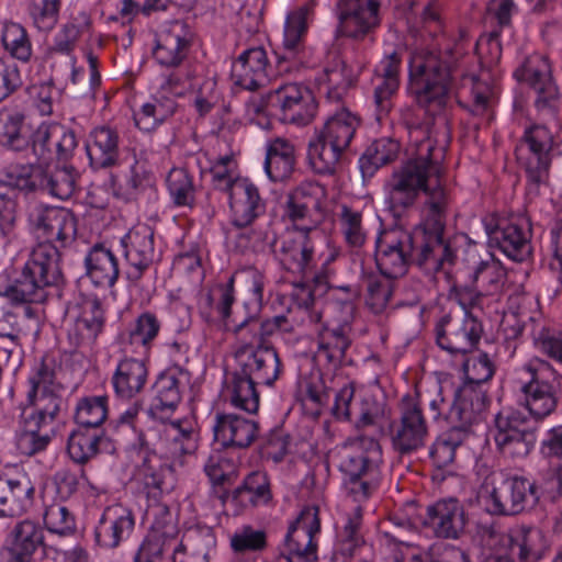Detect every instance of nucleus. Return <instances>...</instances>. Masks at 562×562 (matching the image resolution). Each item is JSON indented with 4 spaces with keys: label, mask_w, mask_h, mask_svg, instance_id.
<instances>
[{
    "label": "nucleus",
    "mask_w": 562,
    "mask_h": 562,
    "mask_svg": "<svg viewBox=\"0 0 562 562\" xmlns=\"http://www.w3.org/2000/svg\"><path fill=\"white\" fill-rule=\"evenodd\" d=\"M397 9L406 15L411 56L408 90L428 113H450L453 97L475 115L488 112L493 97L490 82L502 56L496 32L481 35L475 56L467 33L443 29L440 0H398Z\"/></svg>",
    "instance_id": "obj_1"
},
{
    "label": "nucleus",
    "mask_w": 562,
    "mask_h": 562,
    "mask_svg": "<svg viewBox=\"0 0 562 562\" xmlns=\"http://www.w3.org/2000/svg\"><path fill=\"white\" fill-rule=\"evenodd\" d=\"M425 112L431 119L408 126V142L415 154L394 170L389 182V199L393 207L407 209L424 193L420 223L432 227L430 238L437 243L438 233L445 231L450 205L441 161L451 140V125L449 112Z\"/></svg>",
    "instance_id": "obj_2"
},
{
    "label": "nucleus",
    "mask_w": 562,
    "mask_h": 562,
    "mask_svg": "<svg viewBox=\"0 0 562 562\" xmlns=\"http://www.w3.org/2000/svg\"><path fill=\"white\" fill-rule=\"evenodd\" d=\"M29 386L30 407L22 412V429L16 436V449L24 456H33L47 447L50 441L48 428L60 405L54 373L43 362L32 369Z\"/></svg>",
    "instance_id": "obj_3"
},
{
    "label": "nucleus",
    "mask_w": 562,
    "mask_h": 562,
    "mask_svg": "<svg viewBox=\"0 0 562 562\" xmlns=\"http://www.w3.org/2000/svg\"><path fill=\"white\" fill-rule=\"evenodd\" d=\"M432 227L424 223L416 226L412 234L403 231L384 233L376 240L375 261L381 276L390 279L405 273L408 256L414 251L420 252V263L432 261L435 268L451 263L453 250L445 243L443 232L438 233L437 243L431 240Z\"/></svg>",
    "instance_id": "obj_4"
},
{
    "label": "nucleus",
    "mask_w": 562,
    "mask_h": 562,
    "mask_svg": "<svg viewBox=\"0 0 562 562\" xmlns=\"http://www.w3.org/2000/svg\"><path fill=\"white\" fill-rule=\"evenodd\" d=\"M76 147L77 139L70 128L59 123H42L32 138V153L36 162L10 164L2 172L1 183L25 193L40 191L44 164L54 159H69Z\"/></svg>",
    "instance_id": "obj_5"
},
{
    "label": "nucleus",
    "mask_w": 562,
    "mask_h": 562,
    "mask_svg": "<svg viewBox=\"0 0 562 562\" xmlns=\"http://www.w3.org/2000/svg\"><path fill=\"white\" fill-rule=\"evenodd\" d=\"M316 232L311 226H295L286 228L278 240H274L272 248L276 258L281 266L305 279H313L317 288L323 285V276L315 273L317 263V244L323 241L322 237L316 236ZM324 286L333 299L342 303V308L348 315L353 312V299L358 296V291L351 286L330 288L327 282Z\"/></svg>",
    "instance_id": "obj_6"
},
{
    "label": "nucleus",
    "mask_w": 562,
    "mask_h": 562,
    "mask_svg": "<svg viewBox=\"0 0 562 562\" xmlns=\"http://www.w3.org/2000/svg\"><path fill=\"white\" fill-rule=\"evenodd\" d=\"M176 527L172 521L156 519L151 532L140 544L134 562H157L171 552L173 562H209L210 551L216 544L214 532L209 527L188 529L180 543H176Z\"/></svg>",
    "instance_id": "obj_7"
},
{
    "label": "nucleus",
    "mask_w": 562,
    "mask_h": 562,
    "mask_svg": "<svg viewBox=\"0 0 562 562\" xmlns=\"http://www.w3.org/2000/svg\"><path fill=\"white\" fill-rule=\"evenodd\" d=\"M155 392L148 414L164 424L161 441L167 454L175 461H180L183 456L193 453L198 447L194 423L191 418L167 423L181 400L179 381L175 374L161 373L155 383Z\"/></svg>",
    "instance_id": "obj_8"
},
{
    "label": "nucleus",
    "mask_w": 562,
    "mask_h": 562,
    "mask_svg": "<svg viewBox=\"0 0 562 562\" xmlns=\"http://www.w3.org/2000/svg\"><path fill=\"white\" fill-rule=\"evenodd\" d=\"M381 461L382 451L376 439L359 436L345 442L339 468L344 488L353 502L361 503L370 496Z\"/></svg>",
    "instance_id": "obj_9"
},
{
    "label": "nucleus",
    "mask_w": 562,
    "mask_h": 562,
    "mask_svg": "<svg viewBox=\"0 0 562 562\" xmlns=\"http://www.w3.org/2000/svg\"><path fill=\"white\" fill-rule=\"evenodd\" d=\"M360 126L358 115L341 109L330 115L308 144V160L319 175H333Z\"/></svg>",
    "instance_id": "obj_10"
},
{
    "label": "nucleus",
    "mask_w": 562,
    "mask_h": 562,
    "mask_svg": "<svg viewBox=\"0 0 562 562\" xmlns=\"http://www.w3.org/2000/svg\"><path fill=\"white\" fill-rule=\"evenodd\" d=\"M59 261L57 245L37 243L20 279L5 290V296L15 304L43 302L46 288L56 285L61 279Z\"/></svg>",
    "instance_id": "obj_11"
},
{
    "label": "nucleus",
    "mask_w": 562,
    "mask_h": 562,
    "mask_svg": "<svg viewBox=\"0 0 562 562\" xmlns=\"http://www.w3.org/2000/svg\"><path fill=\"white\" fill-rule=\"evenodd\" d=\"M537 427L535 420L524 412L504 408L495 415L491 434L504 456L525 458L535 448Z\"/></svg>",
    "instance_id": "obj_12"
},
{
    "label": "nucleus",
    "mask_w": 562,
    "mask_h": 562,
    "mask_svg": "<svg viewBox=\"0 0 562 562\" xmlns=\"http://www.w3.org/2000/svg\"><path fill=\"white\" fill-rule=\"evenodd\" d=\"M315 0H305L286 13L283 27V50L277 60L280 74L295 72L305 65L304 42L315 18Z\"/></svg>",
    "instance_id": "obj_13"
},
{
    "label": "nucleus",
    "mask_w": 562,
    "mask_h": 562,
    "mask_svg": "<svg viewBox=\"0 0 562 562\" xmlns=\"http://www.w3.org/2000/svg\"><path fill=\"white\" fill-rule=\"evenodd\" d=\"M482 225L491 246L497 247L508 259L524 261L531 252V229L525 216L502 218L487 214Z\"/></svg>",
    "instance_id": "obj_14"
},
{
    "label": "nucleus",
    "mask_w": 562,
    "mask_h": 562,
    "mask_svg": "<svg viewBox=\"0 0 562 562\" xmlns=\"http://www.w3.org/2000/svg\"><path fill=\"white\" fill-rule=\"evenodd\" d=\"M522 371L529 374V380L521 386L524 404L529 412L528 417L538 424L552 414L558 404L557 389L547 380L553 370L547 361L533 358L524 364Z\"/></svg>",
    "instance_id": "obj_15"
},
{
    "label": "nucleus",
    "mask_w": 562,
    "mask_h": 562,
    "mask_svg": "<svg viewBox=\"0 0 562 562\" xmlns=\"http://www.w3.org/2000/svg\"><path fill=\"white\" fill-rule=\"evenodd\" d=\"M476 254L473 249L468 250V262L472 263L471 279L475 297L472 305L481 310L492 308L499 311V304L503 301V286L506 278V271L498 259L487 254L485 259L476 261Z\"/></svg>",
    "instance_id": "obj_16"
},
{
    "label": "nucleus",
    "mask_w": 562,
    "mask_h": 562,
    "mask_svg": "<svg viewBox=\"0 0 562 562\" xmlns=\"http://www.w3.org/2000/svg\"><path fill=\"white\" fill-rule=\"evenodd\" d=\"M390 439L400 454H408L424 447L428 437V425L416 398L404 396L400 404V418L391 423Z\"/></svg>",
    "instance_id": "obj_17"
},
{
    "label": "nucleus",
    "mask_w": 562,
    "mask_h": 562,
    "mask_svg": "<svg viewBox=\"0 0 562 562\" xmlns=\"http://www.w3.org/2000/svg\"><path fill=\"white\" fill-rule=\"evenodd\" d=\"M514 77L527 83L537 93L535 105L539 112L554 117L559 110V90L552 79L551 66L546 56L529 55L514 71Z\"/></svg>",
    "instance_id": "obj_18"
},
{
    "label": "nucleus",
    "mask_w": 562,
    "mask_h": 562,
    "mask_svg": "<svg viewBox=\"0 0 562 562\" xmlns=\"http://www.w3.org/2000/svg\"><path fill=\"white\" fill-rule=\"evenodd\" d=\"M135 524L132 508L122 503L110 504L101 510L94 522V542L104 550L117 549L130 539Z\"/></svg>",
    "instance_id": "obj_19"
},
{
    "label": "nucleus",
    "mask_w": 562,
    "mask_h": 562,
    "mask_svg": "<svg viewBox=\"0 0 562 562\" xmlns=\"http://www.w3.org/2000/svg\"><path fill=\"white\" fill-rule=\"evenodd\" d=\"M270 106L276 108L283 122L307 125L316 113L312 91L297 82H286L268 94Z\"/></svg>",
    "instance_id": "obj_20"
},
{
    "label": "nucleus",
    "mask_w": 562,
    "mask_h": 562,
    "mask_svg": "<svg viewBox=\"0 0 562 562\" xmlns=\"http://www.w3.org/2000/svg\"><path fill=\"white\" fill-rule=\"evenodd\" d=\"M321 530L318 509L304 507L296 520L290 525L284 547L289 562H314L317 560L315 536Z\"/></svg>",
    "instance_id": "obj_21"
},
{
    "label": "nucleus",
    "mask_w": 562,
    "mask_h": 562,
    "mask_svg": "<svg viewBox=\"0 0 562 562\" xmlns=\"http://www.w3.org/2000/svg\"><path fill=\"white\" fill-rule=\"evenodd\" d=\"M240 373L257 385L273 386L282 372L279 353L271 345H244L236 351Z\"/></svg>",
    "instance_id": "obj_22"
},
{
    "label": "nucleus",
    "mask_w": 562,
    "mask_h": 562,
    "mask_svg": "<svg viewBox=\"0 0 562 562\" xmlns=\"http://www.w3.org/2000/svg\"><path fill=\"white\" fill-rule=\"evenodd\" d=\"M166 83L175 95L189 93L191 104L200 116L209 114L220 100L215 78L199 74L196 69L184 74L173 72Z\"/></svg>",
    "instance_id": "obj_23"
},
{
    "label": "nucleus",
    "mask_w": 562,
    "mask_h": 562,
    "mask_svg": "<svg viewBox=\"0 0 562 562\" xmlns=\"http://www.w3.org/2000/svg\"><path fill=\"white\" fill-rule=\"evenodd\" d=\"M333 414L337 419L352 422L357 429L381 427L384 418L383 406L373 397H355L351 383L344 385L335 396Z\"/></svg>",
    "instance_id": "obj_24"
},
{
    "label": "nucleus",
    "mask_w": 562,
    "mask_h": 562,
    "mask_svg": "<svg viewBox=\"0 0 562 562\" xmlns=\"http://www.w3.org/2000/svg\"><path fill=\"white\" fill-rule=\"evenodd\" d=\"M529 153L525 162L528 182L538 187L548 178L552 153L557 146L552 131L543 124H532L525 130L522 137Z\"/></svg>",
    "instance_id": "obj_25"
},
{
    "label": "nucleus",
    "mask_w": 562,
    "mask_h": 562,
    "mask_svg": "<svg viewBox=\"0 0 562 562\" xmlns=\"http://www.w3.org/2000/svg\"><path fill=\"white\" fill-rule=\"evenodd\" d=\"M340 32L353 40L373 41L381 23L380 0H339Z\"/></svg>",
    "instance_id": "obj_26"
},
{
    "label": "nucleus",
    "mask_w": 562,
    "mask_h": 562,
    "mask_svg": "<svg viewBox=\"0 0 562 562\" xmlns=\"http://www.w3.org/2000/svg\"><path fill=\"white\" fill-rule=\"evenodd\" d=\"M483 326L470 312L462 319L442 318L436 327V342L450 355H464L475 348L481 339Z\"/></svg>",
    "instance_id": "obj_27"
},
{
    "label": "nucleus",
    "mask_w": 562,
    "mask_h": 562,
    "mask_svg": "<svg viewBox=\"0 0 562 562\" xmlns=\"http://www.w3.org/2000/svg\"><path fill=\"white\" fill-rule=\"evenodd\" d=\"M467 516L454 497L442 498L427 506L423 526L436 538L457 540L464 532Z\"/></svg>",
    "instance_id": "obj_28"
},
{
    "label": "nucleus",
    "mask_w": 562,
    "mask_h": 562,
    "mask_svg": "<svg viewBox=\"0 0 562 562\" xmlns=\"http://www.w3.org/2000/svg\"><path fill=\"white\" fill-rule=\"evenodd\" d=\"M121 246L127 263L126 277L131 281H138L154 261L151 227L146 224L135 225L121 238Z\"/></svg>",
    "instance_id": "obj_29"
},
{
    "label": "nucleus",
    "mask_w": 562,
    "mask_h": 562,
    "mask_svg": "<svg viewBox=\"0 0 562 562\" xmlns=\"http://www.w3.org/2000/svg\"><path fill=\"white\" fill-rule=\"evenodd\" d=\"M193 41L191 27L183 21H173L158 34L154 59L162 67H178L188 57Z\"/></svg>",
    "instance_id": "obj_30"
},
{
    "label": "nucleus",
    "mask_w": 562,
    "mask_h": 562,
    "mask_svg": "<svg viewBox=\"0 0 562 562\" xmlns=\"http://www.w3.org/2000/svg\"><path fill=\"white\" fill-rule=\"evenodd\" d=\"M487 395L484 386L462 383L454 392L453 402L446 418L470 431V428L481 423L485 417Z\"/></svg>",
    "instance_id": "obj_31"
},
{
    "label": "nucleus",
    "mask_w": 562,
    "mask_h": 562,
    "mask_svg": "<svg viewBox=\"0 0 562 562\" xmlns=\"http://www.w3.org/2000/svg\"><path fill=\"white\" fill-rule=\"evenodd\" d=\"M33 232L38 243L65 245L76 235L74 216L60 207H38L31 214Z\"/></svg>",
    "instance_id": "obj_32"
},
{
    "label": "nucleus",
    "mask_w": 562,
    "mask_h": 562,
    "mask_svg": "<svg viewBox=\"0 0 562 562\" xmlns=\"http://www.w3.org/2000/svg\"><path fill=\"white\" fill-rule=\"evenodd\" d=\"M34 485L29 474L15 469L0 475V517H15L33 503Z\"/></svg>",
    "instance_id": "obj_33"
},
{
    "label": "nucleus",
    "mask_w": 562,
    "mask_h": 562,
    "mask_svg": "<svg viewBox=\"0 0 562 562\" xmlns=\"http://www.w3.org/2000/svg\"><path fill=\"white\" fill-rule=\"evenodd\" d=\"M401 55L393 49L385 53L383 58L374 68V103L376 119L380 121L386 116L392 109V98L400 87Z\"/></svg>",
    "instance_id": "obj_34"
},
{
    "label": "nucleus",
    "mask_w": 562,
    "mask_h": 562,
    "mask_svg": "<svg viewBox=\"0 0 562 562\" xmlns=\"http://www.w3.org/2000/svg\"><path fill=\"white\" fill-rule=\"evenodd\" d=\"M231 222L247 227L266 212V203L258 188L247 178L237 180L228 191Z\"/></svg>",
    "instance_id": "obj_35"
},
{
    "label": "nucleus",
    "mask_w": 562,
    "mask_h": 562,
    "mask_svg": "<svg viewBox=\"0 0 562 562\" xmlns=\"http://www.w3.org/2000/svg\"><path fill=\"white\" fill-rule=\"evenodd\" d=\"M269 60L262 47L244 50L232 65V80L244 90L255 91L269 80Z\"/></svg>",
    "instance_id": "obj_36"
},
{
    "label": "nucleus",
    "mask_w": 562,
    "mask_h": 562,
    "mask_svg": "<svg viewBox=\"0 0 562 562\" xmlns=\"http://www.w3.org/2000/svg\"><path fill=\"white\" fill-rule=\"evenodd\" d=\"M492 538L514 561L517 558L520 562H537L542 558L544 543L538 528L520 526Z\"/></svg>",
    "instance_id": "obj_37"
},
{
    "label": "nucleus",
    "mask_w": 562,
    "mask_h": 562,
    "mask_svg": "<svg viewBox=\"0 0 562 562\" xmlns=\"http://www.w3.org/2000/svg\"><path fill=\"white\" fill-rule=\"evenodd\" d=\"M214 438L223 447L246 448L258 434V426L235 413L217 414L213 425Z\"/></svg>",
    "instance_id": "obj_38"
},
{
    "label": "nucleus",
    "mask_w": 562,
    "mask_h": 562,
    "mask_svg": "<svg viewBox=\"0 0 562 562\" xmlns=\"http://www.w3.org/2000/svg\"><path fill=\"white\" fill-rule=\"evenodd\" d=\"M120 136L110 126H97L90 131L86 140V151L93 169L110 168L119 162Z\"/></svg>",
    "instance_id": "obj_39"
},
{
    "label": "nucleus",
    "mask_w": 562,
    "mask_h": 562,
    "mask_svg": "<svg viewBox=\"0 0 562 562\" xmlns=\"http://www.w3.org/2000/svg\"><path fill=\"white\" fill-rule=\"evenodd\" d=\"M92 29L91 18L86 12H79L68 22L60 25L54 34L52 43L47 48V57L55 59L56 56H65L69 61H75V50L79 40L90 34Z\"/></svg>",
    "instance_id": "obj_40"
},
{
    "label": "nucleus",
    "mask_w": 562,
    "mask_h": 562,
    "mask_svg": "<svg viewBox=\"0 0 562 562\" xmlns=\"http://www.w3.org/2000/svg\"><path fill=\"white\" fill-rule=\"evenodd\" d=\"M86 273L92 283L101 288L115 284L120 269L116 256L102 243L90 247L85 257Z\"/></svg>",
    "instance_id": "obj_41"
},
{
    "label": "nucleus",
    "mask_w": 562,
    "mask_h": 562,
    "mask_svg": "<svg viewBox=\"0 0 562 562\" xmlns=\"http://www.w3.org/2000/svg\"><path fill=\"white\" fill-rule=\"evenodd\" d=\"M147 368L142 359L125 357L119 361L112 376L117 397L131 400L139 394L147 382Z\"/></svg>",
    "instance_id": "obj_42"
},
{
    "label": "nucleus",
    "mask_w": 562,
    "mask_h": 562,
    "mask_svg": "<svg viewBox=\"0 0 562 562\" xmlns=\"http://www.w3.org/2000/svg\"><path fill=\"white\" fill-rule=\"evenodd\" d=\"M350 325L347 318L339 324H326L318 331V348L315 359L336 367L350 345Z\"/></svg>",
    "instance_id": "obj_43"
},
{
    "label": "nucleus",
    "mask_w": 562,
    "mask_h": 562,
    "mask_svg": "<svg viewBox=\"0 0 562 562\" xmlns=\"http://www.w3.org/2000/svg\"><path fill=\"white\" fill-rule=\"evenodd\" d=\"M160 329L161 324L154 313L139 314L122 338L124 351L139 357L148 356Z\"/></svg>",
    "instance_id": "obj_44"
},
{
    "label": "nucleus",
    "mask_w": 562,
    "mask_h": 562,
    "mask_svg": "<svg viewBox=\"0 0 562 562\" xmlns=\"http://www.w3.org/2000/svg\"><path fill=\"white\" fill-rule=\"evenodd\" d=\"M326 195V189L318 182L305 181L297 186L290 194L285 205V215L295 226H306L305 221L310 207L318 206Z\"/></svg>",
    "instance_id": "obj_45"
},
{
    "label": "nucleus",
    "mask_w": 562,
    "mask_h": 562,
    "mask_svg": "<svg viewBox=\"0 0 562 562\" xmlns=\"http://www.w3.org/2000/svg\"><path fill=\"white\" fill-rule=\"evenodd\" d=\"M295 150L291 142L277 137L267 144L265 171L271 181H283L294 170Z\"/></svg>",
    "instance_id": "obj_46"
},
{
    "label": "nucleus",
    "mask_w": 562,
    "mask_h": 562,
    "mask_svg": "<svg viewBox=\"0 0 562 562\" xmlns=\"http://www.w3.org/2000/svg\"><path fill=\"white\" fill-rule=\"evenodd\" d=\"M79 342L92 341L103 327V311L95 297L87 296L70 310Z\"/></svg>",
    "instance_id": "obj_47"
},
{
    "label": "nucleus",
    "mask_w": 562,
    "mask_h": 562,
    "mask_svg": "<svg viewBox=\"0 0 562 562\" xmlns=\"http://www.w3.org/2000/svg\"><path fill=\"white\" fill-rule=\"evenodd\" d=\"M513 495L510 479L494 474L486 477L480 492L486 510L493 515H517Z\"/></svg>",
    "instance_id": "obj_48"
},
{
    "label": "nucleus",
    "mask_w": 562,
    "mask_h": 562,
    "mask_svg": "<svg viewBox=\"0 0 562 562\" xmlns=\"http://www.w3.org/2000/svg\"><path fill=\"white\" fill-rule=\"evenodd\" d=\"M176 109L175 99L154 97L133 112L135 126L145 133L154 132L175 114Z\"/></svg>",
    "instance_id": "obj_49"
},
{
    "label": "nucleus",
    "mask_w": 562,
    "mask_h": 562,
    "mask_svg": "<svg viewBox=\"0 0 562 562\" xmlns=\"http://www.w3.org/2000/svg\"><path fill=\"white\" fill-rule=\"evenodd\" d=\"M353 81L352 69L339 57L335 58L334 64L326 67L316 78L319 92L333 102L340 101Z\"/></svg>",
    "instance_id": "obj_50"
},
{
    "label": "nucleus",
    "mask_w": 562,
    "mask_h": 562,
    "mask_svg": "<svg viewBox=\"0 0 562 562\" xmlns=\"http://www.w3.org/2000/svg\"><path fill=\"white\" fill-rule=\"evenodd\" d=\"M31 128L21 113L0 115V145L7 149L22 153L32 148Z\"/></svg>",
    "instance_id": "obj_51"
},
{
    "label": "nucleus",
    "mask_w": 562,
    "mask_h": 562,
    "mask_svg": "<svg viewBox=\"0 0 562 562\" xmlns=\"http://www.w3.org/2000/svg\"><path fill=\"white\" fill-rule=\"evenodd\" d=\"M257 384L240 372H236L226 386V398L229 404L248 414L257 413L259 408V393Z\"/></svg>",
    "instance_id": "obj_52"
},
{
    "label": "nucleus",
    "mask_w": 562,
    "mask_h": 562,
    "mask_svg": "<svg viewBox=\"0 0 562 562\" xmlns=\"http://www.w3.org/2000/svg\"><path fill=\"white\" fill-rule=\"evenodd\" d=\"M247 274V291L250 295L248 300L244 302V308L246 310V317L234 325L233 333L240 338L244 336V328L250 323L252 318H256L261 311L263 304V290L266 285V277L258 269H249L246 271Z\"/></svg>",
    "instance_id": "obj_53"
},
{
    "label": "nucleus",
    "mask_w": 562,
    "mask_h": 562,
    "mask_svg": "<svg viewBox=\"0 0 562 562\" xmlns=\"http://www.w3.org/2000/svg\"><path fill=\"white\" fill-rule=\"evenodd\" d=\"M400 149V143L393 138L382 137L374 140L359 159L362 171L373 175L380 167L395 160Z\"/></svg>",
    "instance_id": "obj_54"
},
{
    "label": "nucleus",
    "mask_w": 562,
    "mask_h": 562,
    "mask_svg": "<svg viewBox=\"0 0 562 562\" xmlns=\"http://www.w3.org/2000/svg\"><path fill=\"white\" fill-rule=\"evenodd\" d=\"M468 436L469 432L465 429L457 426L438 436L429 451L435 465L441 469L452 463L457 448L465 441Z\"/></svg>",
    "instance_id": "obj_55"
},
{
    "label": "nucleus",
    "mask_w": 562,
    "mask_h": 562,
    "mask_svg": "<svg viewBox=\"0 0 562 562\" xmlns=\"http://www.w3.org/2000/svg\"><path fill=\"white\" fill-rule=\"evenodd\" d=\"M271 499V491L267 474L260 471L250 473L240 487L236 488L233 501L243 505H266Z\"/></svg>",
    "instance_id": "obj_56"
},
{
    "label": "nucleus",
    "mask_w": 562,
    "mask_h": 562,
    "mask_svg": "<svg viewBox=\"0 0 562 562\" xmlns=\"http://www.w3.org/2000/svg\"><path fill=\"white\" fill-rule=\"evenodd\" d=\"M338 231L346 245L352 249L361 248L368 238V229L363 224L362 213L342 205L338 215Z\"/></svg>",
    "instance_id": "obj_57"
},
{
    "label": "nucleus",
    "mask_w": 562,
    "mask_h": 562,
    "mask_svg": "<svg viewBox=\"0 0 562 562\" xmlns=\"http://www.w3.org/2000/svg\"><path fill=\"white\" fill-rule=\"evenodd\" d=\"M50 162L44 164L43 186L40 191L59 200H67L75 192V170L69 167L49 170Z\"/></svg>",
    "instance_id": "obj_58"
},
{
    "label": "nucleus",
    "mask_w": 562,
    "mask_h": 562,
    "mask_svg": "<svg viewBox=\"0 0 562 562\" xmlns=\"http://www.w3.org/2000/svg\"><path fill=\"white\" fill-rule=\"evenodd\" d=\"M44 533L40 526L30 520L19 522L11 533L9 547L11 552L32 558L34 552L43 544Z\"/></svg>",
    "instance_id": "obj_59"
},
{
    "label": "nucleus",
    "mask_w": 562,
    "mask_h": 562,
    "mask_svg": "<svg viewBox=\"0 0 562 562\" xmlns=\"http://www.w3.org/2000/svg\"><path fill=\"white\" fill-rule=\"evenodd\" d=\"M108 416L106 396H88L81 398L76 407L75 420L78 428H97L103 424Z\"/></svg>",
    "instance_id": "obj_60"
},
{
    "label": "nucleus",
    "mask_w": 562,
    "mask_h": 562,
    "mask_svg": "<svg viewBox=\"0 0 562 562\" xmlns=\"http://www.w3.org/2000/svg\"><path fill=\"white\" fill-rule=\"evenodd\" d=\"M101 440L97 431L77 428L68 438V454L75 462L85 463L97 456Z\"/></svg>",
    "instance_id": "obj_61"
},
{
    "label": "nucleus",
    "mask_w": 562,
    "mask_h": 562,
    "mask_svg": "<svg viewBox=\"0 0 562 562\" xmlns=\"http://www.w3.org/2000/svg\"><path fill=\"white\" fill-rule=\"evenodd\" d=\"M367 286L366 305L374 314H381L387 307L393 294V282L381 274L364 277Z\"/></svg>",
    "instance_id": "obj_62"
},
{
    "label": "nucleus",
    "mask_w": 562,
    "mask_h": 562,
    "mask_svg": "<svg viewBox=\"0 0 562 562\" xmlns=\"http://www.w3.org/2000/svg\"><path fill=\"white\" fill-rule=\"evenodd\" d=\"M1 42L4 49L22 61L32 55V45L24 27L15 22H4L1 30Z\"/></svg>",
    "instance_id": "obj_63"
},
{
    "label": "nucleus",
    "mask_w": 562,
    "mask_h": 562,
    "mask_svg": "<svg viewBox=\"0 0 562 562\" xmlns=\"http://www.w3.org/2000/svg\"><path fill=\"white\" fill-rule=\"evenodd\" d=\"M167 188L175 205L193 206L194 187L186 169L172 168L167 176Z\"/></svg>",
    "instance_id": "obj_64"
}]
</instances>
